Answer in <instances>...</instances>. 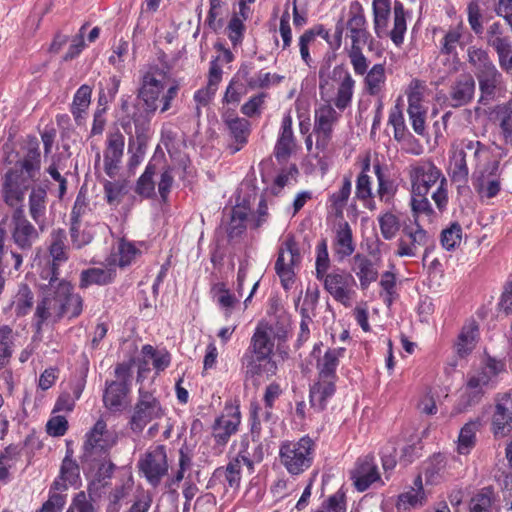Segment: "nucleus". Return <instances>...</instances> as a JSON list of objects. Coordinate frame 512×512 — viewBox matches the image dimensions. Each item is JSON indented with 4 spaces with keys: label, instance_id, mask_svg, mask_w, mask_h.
Instances as JSON below:
<instances>
[{
    "label": "nucleus",
    "instance_id": "obj_1",
    "mask_svg": "<svg viewBox=\"0 0 512 512\" xmlns=\"http://www.w3.org/2000/svg\"><path fill=\"white\" fill-rule=\"evenodd\" d=\"M26 150L24 159L18 161L15 168L9 170L4 176L3 197L9 206L17 205L24 200L26 191L40 170L41 155L36 137H28Z\"/></svg>",
    "mask_w": 512,
    "mask_h": 512
},
{
    "label": "nucleus",
    "instance_id": "obj_2",
    "mask_svg": "<svg viewBox=\"0 0 512 512\" xmlns=\"http://www.w3.org/2000/svg\"><path fill=\"white\" fill-rule=\"evenodd\" d=\"M411 184V194L415 196L428 195L431 188L437 185L431 198L439 212H443L448 204V181L442 171L431 160H419L408 167Z\"/></svg>",
    "mask_w": 512,
    "mask_h": 512
},
{
    "label": "nucleus",
    "instance_id": "obj_3",
    "mask_svg": "<svg viewBox=\"0 0 512 512\" xmlns=\"http://www.w3.org/2000/svg\"><path fill=\"white\" fill-rule=\"evenodd\" d=\"M165 77L166 73L157 66L150 67L142 76L137 97L142 101L144 110L140 112L135 108L133 113L127 114L135 125L138 138L139 134L144 132L151 117L159 107V96L164 90L163 80Z\"/></svg>",
    "mask_w": 512,
    "mask_h": 512
},
{
    "label": "nucleus",
    "instance_id": "obj_4",
    "mask_svg": "<svg viewBox=\"0 0 512 512\" xmlns=\"http://www.w3.org/2000/svg\"><path fill=\"white\" fill-rule=\"evenodd\" d=\"M499 373L498 363L488 359L486 364L477 370L467 373L462 388L457 412H463L469 407L478 404L489 389L494 388L495 378Z\"/></svg>",
    "mask_w": 512,
    "mask_h": 512
},
{
    "label": "nucleus",
    "instance_id": "obj_5",
    "mask_svg": "<svg viewBox=\"0 0 512 512\" xmlns=\"http://www.w3.org/2000/svg\"><path fill=\"white\" fill-rule=\"evenodd\" d=\"M116 443V433L108 429L107 423L102 418L98 419L84 437L80 455L83 469L85 466L92 469L95 464L105 460Z\"/></svg>",
    "mask_w": 512,
    "mask_h": 512
},
{
    "label": "nucleus",
    "instance_id": "obj_6",
    "mask_svg": "<svg viewBox=\"0 0 512 512\" xmlns=\"http://www.w3.org/2000/svg\"><path fill=\"white\" fill-rule=\"evenodd\" d=\"M315 452V441L305 435L298 440L283 441L279 447V460L288 474L295 477L312 466Z\"/></svg>",
    "mask_w": 512,
    "mask_h": 512
},
{
    "label": "nucleus",
    "instance_id": "obj_7",
    "mask_svg": "<svg viewBox=\"0 0 512 512\" xmlns=\"http://www.w3.org/2000/svg\"><path fill=\"white\" fill-rule=\"evenodd\" d=\"M319 91L322 97L334 89V82L339 83L334 105L341 111L350 106L354 94L355 80L344 64L336 65L330 71H319Z\"/></svg>",
    "mask_w": 512,
    "mask_h": 512
},
{
    "label": "nucleus",
    "instance_id": "obj_8",
    "mask_svg": "<svg viewBox=\"0 0 512 512\" xmlns=\"http://www.w3.org/2000/svg\"><path fill=\"white\" fill-rule=\"evenodd\" d=\"M164 409L160 401L143 388L138 390V398L133 407L129 426L134 433H141L152 421L162 418Z\"/></svg>",
    "mask_w": 512,
    "mask_h": 512
},
{
    "label": "nucleus",
    "instance_id": "obj_9",
    "mask_svg": "<svg viewBox=\"0 0 512 512\" xmlns=\"http://www.w3.org/2000/svg\"><path fill=\"white\" fill-rule=\"evenodd\" d=\"M320 281H323L325 289L337 302L345 307L352 306L356 296L355 288L357 284L350 273L335 270L328 273Z\"/></svg>",
    "mask_w": 512,
    "mask_h": 512
},
{
    "label": "nucleus",
    "instance_id": "obj_10",
    "mask_svg": "<svg viewBox=\"0 0 512 512\" xmlns=\"http://www.w3.org/2000/svg\"><path fill=\"white\" fill-rule=\"evenodd\" d=\"M241 423V413L238 406L226 404L222 413L216 417L212 424V437L215 445L221 452L234 435Z\"/></svg>",
    "mask_w": 512,
    "mask_h": 512
},
{
    "label": "nucleus",
    "instance_id": "obj_11",
    "mask_svg": "<svg viewBox=\"0 0 512 512\" xmlns=\"http://www.w3.org/2000/svg\"><path fill=\"white\" fill-rule=\"evenodd\" d=\"M50 284L51 288L47 290L42 300L37 304L34 313V325L37 330H41L42 326L48 322H57L63 318L62 297H59V281Z\"/></svg>",
    "mask_w": 512,
    "mask_h": 512
},
{
    "label": "nucleus",
    "instance_id": "obj_12",
    "mask_svg": "<svg viewBox=\"0 0 512 512\" xmlns=\"http://www.w3.org/2000/svg\"><path fill=\"white\" fill-rule=\"evenodd\" d=\"M299 256V249L294 236L286 235L279 248L275 263L276 274L279 276L284 289H289L293 283V266L299 260Z\"/></svg>",
    "mask_w": 512,
    "mask_h": 512
},
{
    "label": "nucleus",
    "instance_id": "obj_13",
    "mask_svg": "<svg viewBox=\"0 0 512 512\" xmlns=\"http://www.w3.org/2000/svg\"><path fill=\"white\" fill-rule=\"evenodd\" d=\"M139 470L148 482L157 486L168 471L166 448L164 445L150 447L138 462Z\"/></svg>",
    "mask_w": 512,
    "mask_h": 512
},
{
    "label": "nucleus",
    "instance_id": "obj_14",
    "mask_svg": "<svg viewBox=\"0 0 512 512\" xmlns=\"http://www.w3.org/2000/svg\"><path fill=\"white\" fill-rule=\"evenodd\" d=\"M234 446L237 452L233 458L246 466L250 474L254 473L255 466L264 460L266 454L260 436H255L252 432L244 434L238 442H234Z\"/></svg>",
    "mask_w": 512,
    "mask_h": 512
},
{
    "label": "nucleus",
    "instance_id": "obj_15",
    "mask_svg": "<svg viewBox=\"0 0 512 512\" xmlns=\"http://www.w3.org/2000/svg\"><path fill=\"white\" fill-rule=\"evenodd\" d=\"M322 347L321 341L315 343L310 354L316 361L317 378L338 380L337 368L346 349L344 347L328 348L324 354H321Z\"/></svg>",
    "mask_w": 512,
    "mask_h": 512
},
{
    "label": "nucleus",
    "instance_id": "obj_16",
    "mask_svg": "<svg viewBox=\"0 0 512 512\" xmlns=\"http://www.w3.org/2000/svg\"><path fill=\"white\" fill-rule=\"evenodd\" d=\"M351 480L357 491L364 492L372 484L383 486L385 483L381 479L379 469L373 455L359 457L354 469L351 471Z\"/></svg>",
    "mask_w": 512,
    "mask_h": 512
},
{
    "label": "nucleus",
    "instance_id": "obj_17",
    "mask_svg": "<svg viewBox=\"0 0 512 512\" xmlns=\"http://www.w3.org/2000/svg\"><path fill=\"white\" fill-rule=\"evenodd\" d=\"M149 245L145 241H129L125 238H120L117 245L107 258L115 268H126L132 265L136 259L144 252H147Z\"/></svg>",
    "mask_w": 512,
    "mask_h": 512
},
{
    "label": "nucleus",
    "instance_id": "obj_18",
    "mask_svg": "<svg viewBox=\"0 0 512 512\" xmlns=\"http://www.w3.org/2000/svg\"><path fill=\"white\" fill-rule=\"evenodd\" d=\"M339 114L330 105L325 104L315 110L314 133L317 136L316 148L324 150L332 136L333 126L338 121Z\"/></svg>",
    "mask_w": 512,
    "mask_h": 512
},
{
    "label": "nucleus",
    "instance_id": "obj_19",
    "mask_svg": "<svg viewBox=\"0 0 512 512\" xmlns=\"http://www.w3.org/2000/svg\"><path fill=\"white\" fill-rule=\"evenodd\" d=\"M476 82L470 73H461L451 83L447 100L453 108L466 106L475 96Z\"/></svg>",
    "mask_w": 512,
    "mask_h": 512
},
{
    "label": "nucleus",
    "instance_id": "obj_20",
    "mask_svg": "<svg viewBox=\"0 0 512 512\" xmlns=\"http://www.w3.org/2000/svg\"><path fill=\"white\" fill-rule=\"evenodd\" d=\"M241 368L247 379L261 376L270 378L275 376L278 366L272 357L256 355L251 351H245L241 357Z\"/></svg>",
    "mask_w": 512,
    "mask_h": 512
},
{
    "label": "nucleus",
    "instance_id": "obj_21",
    "mask_svg": "<svg viewBox=\"0 0 512 512\" xmlns=\"http://www.w3.org/2000/svg\"><path fill=\"white\" fill-rule=\"evenodd\" d=\"M422 83L414 79L409 85V90L407 92L408 99V115L411 121V125L415 133L418 135H424L425 133V115L426 110L422 106Z\"/></svg>",
    "mask_w": 512,
    "mask_h": 512
},
{
    "label": "nucleus",
    "instance_id": "obj_22",
    "mask_svg": "<svg viewBox=\"0 0 512 512\" xmlns=\"http://www.w3.org/2000/svg\"><path fill=\"white\" fill-rule=\"evenodd\" d=\"M475 76L480 90L478 103L481 105L489 104L505 89L503 76L496 66L481 73H476Z\"/></svg>",
    "mask_w": 512,
    "mask_h": 512
},
{
    "label": "nucleus",
    "instance_id": "obj_23",
    "mask_svg": "<svg viewBox=\"0 0 512 512\" xmlns=\"http://www.w3.org/2000/svg\"><path fill=\"white\" fill-rule=\"evenodd\" d=\"M512 395L504 393L495 400V410L492 416V432L495 437H504L511 430Z\"/></svg>",
    "mask_w": 512,
    "mask_h": 512
},
{
    "label": "nucleus",
    "instance_id": "obj_24",
    "mask_svg": "<svg viewBox=\"0 0 512 512\" xmlns=\"http://www.w3.org/2000/svg\"><path fill=\"white\" fill-rule=\"evenodd\" d=\"M428 242L429 236L422 226H404L396 254L400 257H413L418 248L426 246Z\"/></svg>",
    "mask_w": 512,
    "mask_h": 512
},
{
    "label": "nucleus",
    "instance_id": "obj_25",
    "mask_svg": "<svg viewBox=\"0 0 512 512\" xmlns=\"http://www.w3.org/2000/svg\"><path fill=\"white\" fill-rule=\"evenodd\" d=\"M101 267H92L82 270L79 277V287L86 289L90 286H105L111 284L116 278V270L106 257Z\"/></svg>",
    "mask_w": 512,
    "mask_h": 512
},
{
    "label": "nucleus",
    "instance_id": "obj_26",
    "mask_svg": "<svg viewBox=\"0 0 512 512\" xmlns=\"http://www.w3.org/2000/svg\"><path fill=\"white\" fill-rule=\"evenodd\" d=\"M268 217V207L266 200L262 195L256 211L251 210L250 200L243 199L242 202H238L231 209V221L232 222H249L251 224H261L266 222Z\"/></svg>",
    "mask_w": 512,
    "mask_h": 512
},
{
    "label": "nucleus",
    "instance_id": "obj_27",
    "mask_svg": "<svg viewBox=\"0 0 512 512\" xmlns=\"http://www.w3.org/2000/svg\"><path fill=\"white\" fill-rule=\"evenodd\" d=\"M129 391L128 383L106 381L103 393L104 407L112 413L124 411L129 405Z\"/></svg>",
    "mask_w": 512,
    "mask_h": 512
},
{
    "label": "nucleus",
    "instance_id": "obj_28",
    "mask_svg": "<svg viewBox=\"0 0 512 512\" xmlns=\"http://www.w3.org/2000/svg\"><path fill=\"white\" fill-rule=\"evenodd\" d=\"M499 167L500 162L494 161L490 166V170H484L473 183L475 190L481 198H494L501 191Z\"/></svg>",
    "mask_w": 512,
    "mask_h": 512
},
{
    "label": "nucleus",
    "instance_id": "obj_29",
    "mask_svg": "<svg viewBox=\"0 0 512 512\" xmlns=\"http://www.w3.org/2000/svg\"><path fill=\"white\" fill-rule=\"evenodd\" d=\"M352 44H366L369 33L366 29L364 10L360 2L353 1L349 6V18L346 24Z\"/></svg>",
    "mask_w": 512,
    "mask_h": 512
},
{
    "label": "nucleus",
    "instance_id": "obj_30",
    "mask_svg": "<svg viewBox=\"0 0 512 512\" xmlns=\"http://www.w3.org/2000/svg\"><path fill=\"white\" fill-rule=\"evenodd\" d=\"M296 147V140L292 130V117L286 114L281 123L280 134L274 148V156L278 162L286 161Z\"/></svg>",
    "mask_w": 512,
    "mask_h": 512
},
{
    "label": "nucleus",
    "instance_id": "obj_31",
    "mask_svg": "<svg viewBox=\"0 0 512 512\" xmlns=\"http://www.w3.org/2000/svg\"><path fill=\"white\" fill-rule=\"evenodd\" d=\"M336 382L337 380L333 379L317 378L310 387L309 402L315 411L320 412L326 409L336 392Z\"/></svg>",
    "mask_w": 512,
    "mask_h": 512
},
{
    "label": "nucleus",
    "instance_id": "obj_32",
    "mask_svg": "<svg viewBox=\"0 0 512 512\" xmlns=\"http://www.w3.org/2000/svg\"><path fill=\"white\" fill-rule=\"evenodd\" d=\"M123 151L124 136L120 132L110 134L104 151V170L110 178H113L116 174Z\"/></svg>",
    "mask_w": 512,
    "mask_h": 512
},
{
    "label": "nucleus",
    "instance_id": "obj_33",
    "mask_svg": "<svg viewBox=\"0 0 512 512\" xmlns=\"http://www.w3.org/2000/svg\"><path fill=\"white\" fill-rule=\"evenodd\" d=\"M351 269L358 277L362 289H367L378 278L379 267L367 255L360 253L354 255Z\"/></svg>",
    "mask_w": 512,
    "mask_h": 512
},
{
    "label": "nucleus",
    "instance_id": "obj_34",
    "mask_svg": "<svg viewBox=\"0 0 512 512\" xmlns=\"http://www.w3.org/2000/svg\"><path fill=\"white\" fill-rule=\"evenodd\" d=\"M65 241L66 232L64 229L59 228L52 233V242L49 247V253L53 259V263L48 271V273L51 274L50 283L58 281L59 265L66 262L68 259Z\"/></svg>",
    "mask_w": 512,
    "mask_h": 512
},
{
    "label": "nucleus",
    "instance_id": "obj_35",
    "mask_svg": "<svg viewBox=\"0 0 512 512\" xmlns=\"http://www.w3.org/2000/svg\"><path fill=\"white\" fill-rule=\"evenodd\" d=\"M80 484V467L77 461L62 460L59 475L50 487L65 493L70 486L77 488Z\"/></svg>",
    "mask_w": 512,
    "mask_h": 512
},
{
    "label": "nucleus",
    "instance_id": "obj_36",
    "mask_svg": "<svg viewBox=\"0 0 512 512\" xmlns=\"http://www.w3.org/2000/svg\"><path fill=\"white\" fill-rule=\"evenodd\" d=\"M59 297H62L63 317L69 319L80 316L83 311V298L73 292V286L66 280L59 281Z\"/></svg>",
    "mask_w": 512,
    "mask_h": 512
},
{
    "label": "nucleus",
    "instance_id": "obj_37",
    "mask_svg": "<svg viewBox=\"0 0 512 512\" xmlns=\"http://www.w3.org/2000/svg\"><path fill=\"white\" fill-rule=\"evenodd\" d=\"M479 338V326L476 321L465 323L454 344L456 354L460 358L467 357L475 348Z\"/></svg>",
    "mask_w": 512,
    "mask_h": 512
},
{
    "label": "nucleus",
    "instance_id": "obj_38",
    "mask_svg": "<svg viewBox=\"0 0 512 512\" xmlns=\"http://www.w3.org/2000/svg\"><path fill=\"white\" fill-rule=\"evenodd\" d=\"M92 88L87 85H81L74 94L71 104V113L78 126L85 123L86 113L91 103Z\"/></svg>",
    "mask_w": 512,
    "mask_h": 512
},
{
    "label": "nucleus",
    "instance_id": "obj_39",
    "mask_svg": "<svg viewBox=\"0 0 512 512\" xmlns=\"http://www.w3.org/2000/svg\"><path fill=\"white\" fill-rule=\"evenodd\" d=\"M350 194L351 179L349 177H344L341 188L332 193L328 199V213L335 217L334 221H340L343 219V210L347 205Z\"/></svg>",
    "mask_w": 512,
    "mask_h": 512
},
{
    "label": "nucleus",
    "instance_id": "obj_40",
    "mask_svg": "<svg viewBox=\"0 0 512 512\" xmlns=\"http://www.w3.org/2000/svg\"><path fill=\"white\" fill-rule=\"evenodd\" d=\"M333 250L339 261L351 256L355 251V243L353 241L350 226H339L335 232L333 239Z\"/></svg>",
    "mask_w": 512,
    "mask_h": 512
},
{
    "label": "nucleus",
    "instance_id": "obj_41",
    "mask_svg": "<svg viewBox=\"0 0 512 512\" xmlns=\"http://www.w3.org/2000/svg\"><path fill=\"white\" fill-rule=\"evenodd\" d=\"M94 483H90L87 491L77 492L65 512H99L100 506L93 497Z\"/></svg>",
    "mask_w": 512,
    "mask_h": 512
},
{
    "label": "nucleus",
    "instance_id": "obj_42",
    "mask_svg": "<svg viewBox=\"0 0 512 512\" xmlns=\"http://www.w3.org/2000/svg\"><path fill=\"white\" fill-rule=\"evenodd\" d=\"M274 350V340L269 335L265 327H256L249 346L245 351H251L256 355H262L265 357H272Z\"/></svg>",
    "mask_w": 512,
    "mask_h": 512
},
{
    "label": "nucleus",
    "instance_id": "obj_43",
    "mask_svg": "<svg viewBox=\"0 0 512 512\" xmlns=\"http://www.w3.org/2000/svg\"><path fill=\"white\" fill-rule=\"evenodd\" d=\"M214 478L223 479L230 488H239L242 478L241 464L237 459L231 458L225 465L215 469Z\"/></svg>",
    "mask_w": 512,
    "mask_h": 512
},
{
    "label": "nucleus",
    "instance_id": "obj_44",
    "mask_svg": "<svg viewBox=\"0 0 512 512\" xmlns=\"http://www.w3.org/2000/svg\"><path fill=\"white\" fill-rule=\"evenodd\" d=\"M365 74V91L371 96L379 95L383 91L386 82L385 66L383 64H375Z\"/></svg>",
    "mask_w": 512,
    "mask_h": 512
},
{
    "label": "nucleus",
    "instance_id": "obj_45",
    "mask_svg": "<svg viewBox=\"0 0 512 512\" xmlns=\"http://www.w3.org/2000/svg\"><path fill=\"white\" fill-rule=\"evenodd\" d=\"M480 426V420H471L467 422L460 430L457 442V451L459 454L467 455L474 448L476 443V432Z\"/></svg>",
    "mask_w": 512,
    "mask_h": 512
},
{
    "label": "nucleus",
    "instance_id": "obj_46",
    "mask_svg": "<svg viewBox=\"0 0 512 512\" xmlns=\"http://www.w3.org/2000/svg\"><path fill=\"white\" fill-rule=\"evenodd\" d=\"M390 12V0H373L374 29L378 37L387 35Z\"/></svg>",
    "mask_w": 512,
    "mask_h": 512
},
{
    "label": "nucleus",
    "instance_id": "obj_47",
    "mask_svg": "<svg viewBox=\"0 0 512 512\" xmlns=\"http://www.w3.org/2000/svg\"><path fill=\"white\" fill-rule=\"evenodd\" d=\"M141 355L152 360L153 369L157 374L164 371L171 364V354L166 349H155L150 344L141 348Z\"/></svg>",
    "mask_w": 512,
    "mask_h": 512
},
{
    "label": "nucleus",
    "instance_id": "obj_48",
    "mask_svg": "<svg viewBox=\"0 0 512 512\" xmlns=\"http://www.w3.org/2000/svg\"><path fill=\"white\" fill-rule=\"evenodd\" d=\"M13 330L8 325L0 327V371L9 365L14 353Z\"/></svg>",
    "mask_w": 512,
    "mask_h": 512
},
{
    "label": "nucleus",
    "instance_id": "obj_49",
    "mask_svg": "<svg viewBox=\"0 0 512 512\" xmlns=\"http://www.w3.org/2000/svg\"><path fill=\"white\" fill-rule=\"evenodd\" d=\"M495 502L494 491L491 487H484L470 500V512H493Z\"/></svg>",
    "mask_w": 512,
    "mask_h": 512
},
{
    "label": "nucleus",
    "instance_id": "obj_50",
    "mask_svg": "<svg viewBox=\"0 0 512 512\" xmlns=\"http://www.w3.org/2000/svg\"><path fill=\"white\" fill-rule=\"evenodd\" d=\"M155 173L156 166L149 162L145 171L136 182L135 192L138 195L144 198H150L155 195V182L153 180Z\"/></svg>",
    "mask_w": 512,
    "mask_h": 512
},
{
    "label": "nucleus",
    "instance_id": "obj_51",
    "mask_svg": "<svg viewBox=\"0 0 512 512\" xmlns=\"http://www.w3.org/2000/svg\"><path fill=\"white\" fill-rule=\"evenodd\" d=\"M273 408L261 407L258 403H252L250 407V432L255 436L261 435V423L270 422L273 419Z\"/></svg>",
    "mask_w": 512,
    "mask_h": 512
},
{
    "label": "nucleus",
    "instance_id": "obj_52",
    "mask_svg": "<svg viewBox=\"0 0 512 512\" xmlns=\"http://www.w3.org/2000/svg\"><path fill=\"white\" fill-rule=\"evenodd\" d=\"M406 18L404 6L401 2L395 1L394 4V25L389 35L393 43L397 46L401 45L406 32Z\"/></svg>",
    "mask_w": 512,
    "mask_h": 512
},
{
    "label": "nucleus",
    "instance_id": "obj_53",
    "mask_svg": "<svg viewBox=\"0 0 512 512\" xmlns=\"http://www.w3.org/2000/svg\"><path fill=\"white\" fill-rule=\"evenodd\" d=\"M33 293L25 283L21 284L13 300V307L17 316L27 315L33 306Z\"/></svg>",
    "mask_w": 512,
    "mask_h": 512
},
{
    "label": "nucleus",
    "instance_id": "obj_54",
    "mask_svg": "<svg viewBox=\"0 0 512 512\" xmlns=\"http://www.w3.org/2000/svg\"><path fill=\"white\" fill-rule=\"evenodd\" d=\"M425 502V491L409 489L398 496L396 507L399 511H409L412 508L424 505Z\"/></svg>",
    "mask_w": 512,
    "mask_h": 512
},
{
    "label": "nucleus",
    "instance_id": "obj_55",
    "mask_svg": "<svg viewBox=\"0 0 512 512\" xmlns=\"http://www.w3.org/2000/svg\"><path fill=\"white\" fill-rule=\"evenodd\" d=\"M467 54L468 62L474 68L475 74L481 73L495 66L487 51L484 49L471 46L468 48Z\"/></svg>",
    "mask_w": 512,
    "mask_h": 512
},
{
    "label": "nucleus",
    "instance_id": "obj_56",
    "mask_svg": "<svg viewBox=\"0 0 512 512\" xmlns=\"http://www.w3.org/2000/svg\"><path fill=\"white\" fill-rule=\"evenodd\" d=\"M463 25L459 24L454 28L449 29L440 43V53L443 55H456L457 46L460 44L462 38Z\"/></svg>",
    "mask_w": 512,
    "mask_h": 512
},
{
    "label": "nucleus",
    "instance_id": "obj_57",
    "mask_svg": "<svg viewBox=\"0 0 512 512\" xmlns=\"http://www.w3.org/2000/svg\"><path fill=\"white\" fill-rule=\"evenodd\" d=\"M225 5L226 3L223 0H209V11L205 25L215 33L220 31L224 26L222 14Z\"/></svg>",
    "mask_w": 512,
    "mask_h": 512
},
{
    "label": "nucleus",
    "instance_id": "obj_58",
    "mask_svg": "<svg viewBox=\"0 0 512 512\" xmlns=\"http://www.w3.org/2000/svg\"><path fill=\"white\" fill-rule=\"evenodd\" d=\"M211 293L213 294V298L216 300L217 304L221 308L226 309V315H229L231 309L238 301L237 298L230 292V290L222 282L214 284L211 289Z\"/></svg>",
    "mask_w": 512,
    "mask_h": 512
},
{
    "label": "nucleus",
    "instance_id": "obj_59",
    "mask_svg": "<svg viewBox=\"0 0 512 512\" xmlns=\"http://www.w3.org/2000/svg\"><path fill=\"white\" fill-rule=\"evenodd\" d=\"M67 504V494L49 487L48 497L37 512H62Z\"/></svg>",
    "mask_w": 512,
    "mask_h": 512
},
{
    "label": "nucleus",
    "instance_id": "obj_60",
    "mask_svg": "<svg viewBox=\"0 0 512 512\" xmlns=\"http://www.w3.org/2000/svg\"><path fill=\"white\" fill-rule=\"evenodd\" d=\"M388 123L394 128V139L398 142L406 139L407 136H411L408 132L403 112L399 105H395L390 111Z\"/></svg>",
    "mask_w": 512,
    "mask_h": 512
},
{
    "label": "nucleus",
    "instance_id": "obj_61",
    "mask_svg": "<svg viewBox=\"0 0 512 512\" xmlns=\"http://www.w3.org/2000/svg\"><path fill=\"white\" fill-rule=\"evenodd\" d=\"M39 236L35 226H15L13 231L14 242L22 249L28 248Z\"/></svg>",
    "mask_w": 512,
    "mask_h": 512
},
{
    "label": "nucleus",
    "instance_id": "obj_62",
    "mask_svg": "<svg viewBox=\"0 0 512 512\" xmlns=\"http://www.w3.org/2000/svg\"><path fill=\"white\" fill-rule=\"evenodd\" d=\"M370 171V161L366 159L362 165V171L357 177L356 181V197L360 200H366L371 197V180L368 175Z\"/></svg>",
    "mask_w": 512,
    "mask_h": 512
},
{
    "label": "nucleus",
    "instance_id": "obj_63",
    "mask_svg": "<svg viewBox=\"0 0 512 512\" xmlns=\"http://www.w3.org/2000/svg\"><path fill=\"white\" fill-rule=\"evenodd\" d=\"M132 490V482L129 479L126 483L116 486L109 495L108 512H118L121 504L126 501Z\"/></svg>",
    "mask_w": 512,
    "mask_h": 512
},
{
    "label": "nucleus",
    "instance_id": "obj_64",
    "mask_svg": "<svg viewBox=\"0 0 512 512\" xmlns=\"http://www.w3.org/2000/svg\"><path fill=\"white\" fill-rule=\"evenodd\" d=\"M245 29L244 21L238 15L234 14L226 27L227 36L233 47L242 44Z\"/></svg>",
    "mask_w": 512,
    "mask_h": 512
}]
</instances>
